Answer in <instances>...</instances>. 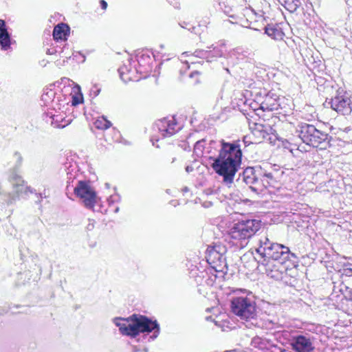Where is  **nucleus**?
Returning a JSON list of instances; mask_svg holds the SVG:
<instances>
[{
  "instance_id": "37998d69",
  "label": "nucleus",
  "mask_w": 352,
  "mask_h": 352,
  "mask_svg": "<svg viewBox=\"0 0 352 352\" xmlns=\"http://www.w3.org/2000/svg\"><path fill=\"white\" fill-rule=\"evenodd\" d=\"M47 116H48L51 118H54V115L52 113H47Z\"/></svg>"
},
{
  "instance_id": "7c9ffc66",
  "label": "nucleus",
  "mask_w": 352,
  "mask_h": 352,
  "mask_svg": "<svg viewBox=\"0 0 352 352\" xmlns=\"http://www.w3.org/2000/svg\"><path fill=\"white\" fill-rule=\"evenodd\" d=\"M342 276H344L349 277V278L352 277V268H351V267L343 268L342 272ZM350 280L352 281V278H351Z\"/></svg>"
},
{
  "instance_id": "2eb2a0df",
  "label": "nucleus",
  "mask_w": 352,
  "mask_h": 352,
  "mask_svg": "<svg viewBox=\"0 0 352 352\" xmlns=\"http://www.w3.org/2000/svg\"><path fill=\"white\" fill-rule=\"evenodd\" d=\"M70 34L68 23H57L54 28L53 38L56 41H65Z\"/></svg>"
},
{
  "instance_id": "a878e982",
  "label": "nucleus",
  "mask_w": 352,
  "mask_h": 352,
  "mask_svg": "<svg viewBox=\"0 0 352 352\" xmlns=\"http://www.w3.org/2000/svg\"><path fill=\"white\" fill-rule=\"evenodd\" d=\"M210 52H208V50H197L194 52L193 55L196 57L206 58L208 60V61H210L209 60Z\"/></svg>"
},
{
  "instance_id": "72a5a7b5",
  "label": "nucleus",
  "mask_w": 352,
  "mask_h": 352,
  "mask_svg": "<svg viewBox=\"0 0 352 352\" xmlns=\"http://www.w3.org/2000/svg\"><path fill=\"white\" fill-rule=\"evenodd\" d=\"M146 59L150 60L151 58H150L149 56H145V55H142L140 56H138V62L139 65H142V62L143 60H146Z\"/></svg>"
},
{
  "instance_id": "79ce46f5",
  "label": "nucleus",
  "mask_w": 352,
  "mask_h": 352,
  "mask_svg": "<svg viewBox=\"0 0 352 352\" xmlns=\"http://www.w3.org/2000/svg\"><path fill=\"white\" fill-rule=\"evenodd\" d=\"M247 28L253 29L254 30L259 31L257 28H251L250 26H247Z\"/></svg>"
},
{
  "instance_id": "473e14b6",
  "label": "nucleus",
  "mask_w": 352,
  "mask_h": 352,
  "mask_svg": "<svg viewBox=\"0 0 352 352\" xmlns=\"http://www.w3.org/2000/svg\"><path fill=\"white\" fill-rule=\"evenodd\" d=\"M91 94L93 95L94 97H96L97 96H98V94H100V89L98 88L96 85H94L91 89Z\"/></svg>"
},
{
  "instance_id": "f257e3e1",
  "label": "nucleus",
  "mask_w": 352,
  "mask_h": 352,
  "mask_svg": "<svg viewBox=\"0 0 352 352\" xmlns=\"http://www.w3.org/2000/svg\"><path fill=\"white\" fill-rule=\"evenodd\" d=\"M206 149L210 154L208 158L213 161L211 167L223 177L224 184H231L241 164L242 145L240 140L232 142L223 139L219 142L211 140Z\"/></svg>"
},
{
  "instance_id": "20e7f679",
  "label": "nucleus",
  "mask_w": 352,
  "mask_h": 352,
  "mask_svg": "<svg viewBox=\"0 0 352 352\" xmlns=\"http://www.w3.org/2000/svg\"><path fill=\"white\" fill-rule=\"evenodd\" d=\"M296 133L304 143L313 147L326 149L330 144L331 137L313 124L300 122L296 126Z\"/></svg>"
},
{
  "instance_id": "cd10ccee",
  "label": "nucleus",
  "mask_w": 352,
  "mask_h": 352,
  "mask_svg": "<svg viewBox=\"0 0 352 352\" xmlns=\"http://www.w3.org/2000/svg\"><path fill=\"white\" fill-rule=\"evenodd\" d=\"M215 250V252H217L218 253H221L223 255H224L225 252H226V247L221 245H215L212 247H208L207 248V250Z\"/></svg>"
},
{
  "instance_id": "c9c22d12",
  "label": "nucleus",
  "mask_w": 352,
  "mask_h": 352,
  "mask_svg": "<svg viewBox=\"0 0 352 352\" xmlns=\"http://www.w3.org/2000/svg\"><path fill=\"white\" fill-rule=\"evenodd\" d=\"M100 5L102 10H105L107 7V3L104 0H100Z\"/></svg>"
},
{
  "instance_id": "dca6fc26",
  "label": "nucleus",
  "mask_w": 352,
  "mask_h": 352,
  "mask_svg": "<svg viewBox=\"0 0 352 352\" xmlns=\"http://www.w3.org/2000/svg\"><path fill=\"white\" fill-rule=\"evenodd\" d=\"M9 179L18 195L26 193L29 190L30 188L24 185V180L18 175L17 171H10Z\"/></svg>"
},
{
  "instance_id": "b1692460",
  "label": "nucleus",
  "mask_w": 352,
  "mask_h": 352,
  "mask_svg": "<svg viewBox=\"0 0 352 352\" xmlns=\"http://www.w3.org/2000/svg\"><path fill=\"white\" fill-rule=\"evenodd\" d=\"M205 142L204 139L197 141L194 146V153L197 156H201L204 154L205 149Z\"/></svg>"
},
{
  "instance_id": "2f4dec72",
  "label": "nucleus",
  "mask_w": 352,
  "mask_h": 352,
  "mask_svg": "<svg viewBox=\"0 0 352 352\" xmlns=\"http://www.w3.org/2000/svg\"><path fill=\"white\" fill-rule=\"evenodd\" d=\"M82 102V96H80V97H78L76 96H74L72 97V105L76 106V105L79 104L80 103H81Z\"/></svg>"
},
{
  "instance_id": "412c9836",
  "label": "nucleus",
  "mask_w": 352,
  "mask_h": 352,
  "mask_svg": "<svg viewBox=\"0 0 352 352\" xmlns=\"http://www.w3.org/2000/svg\"><path fill=\"white\" fill-rule=\"evenodd\" d=\"M262 177L261 182L263 184V190L268 186H274L277 181L274 175L271 172H267L262 168Z\"/></svg>"
},
{
  "instance_id": "5701e85b",
  "label": "nucleus",
  "mask_w": 352,
  "mask_h": 352,
  "mask_svg": "<svg viewBox=\"0 0 352 352\" xmlns=\"http://www.w3.org/2000/svg\"><path fill=\"white\" fill-rule=\"evenodd\" d=\"M282 6H283L286 10L289 11L290 12H293L296 10L298 7L299 1L298 0H282V3H280Z\"/></svg>"
},
{
  "instance_id": "ea45409f",
  "label": "nucleus",
  "mask_w": 352,
  "mask_h": 352,
  "mask_svg": "<svg viewBox=\"0 0 352 352\" xmlns=\"http://www.w3.org/2000/svg\"><path fill=\"white\" fill-rule=\"evenodd\" d=\"M346 289H349V292L351 293L350 298L352 300V288H351L349 286L344 285Z\"/></svg>"
},
{
  "instance_id": "49530a36",
  "label": "nucleus",
  "mask_w": 352,
  "mask_h": 352,
  "mask_svg": "<svg viewBox=\"0 0 352 352\" xmlns=\"http://www.w3.org/2000/svg\"><path fill=\"white\" fill-rule=\"evenodd\" d=\"M0 22L3 23V22H5V21L3 19H0Z\"/></svg>"
},
{
  "instance_id": "423d86ee",
  "label": "nucleus",
  "mask_w": 352,
  "mask_h": 352,
  "mask_svg": "<svg viewBox=\"0 0 352 352\" xmlns=\"http://www.w3.org/2000/svg\"><path fill=\"white\" fill-rule=\"evenodd\" d=\"M289 248L272 242L267 236H262L259 239V246L256 248V252L258 255V259L265 258H280L278 255L282 256H288Z\"/></svg>"
},
{
  "instance_id": "9b49d317",
  "label": "nucleus",
  "mask_w": 352,
  "mask_h": 352,
  "mask_svg": "<svg viewBox=\"0 0 352 352\" xmlns=\"http://www.w3.org/2000/svg\"><path fill=\"white\" fill-rule=\"evenodd\" d=\"M177 124L173 118L171 120L164 118L155 122V128L163 138H166L172 136L179 131V127H177Z\"/></svg>"
},
{
  "instance_id": "393cba45",
  "label": "nucleus",
  "mask_w": 352,
  "mask_h": 352,
  "mask_svg": "<svg viewBox=\"0 0 352 352\" xmlns=\"http://www.w3.org/2000/svg\"><path fill=\"white\" fill-rule=\"evenodd\" d=\"M94 125L96 128L98 129H107L109 128L111 125L110 121L105 119L104 117L102 119H98L94 122Z\"/></svg>"
},
{
  "instance_id": "a18cd8bd",
  "label": "nucleus",
  "mask_w": 352,
  "mask_h": 352,
  "mask_svg": "<svg viewBox=\"0 0 352 352\" xmlns=\"http://www.w3.org/2000/svg\"><path fill=\"white\" fill-rule=\"evenodd\" d=\"M160 47L161 49H163L164 46V45H160Z\"/></svg>"
},
{
  "instance_id": "f3484780",
  "label": "nucleus",
  "mask_w": 352,
  "mask_h": 352,
  "mask_svg": "<svg viewBox=\"0 0 352 352\" xmlns=\"http://www.w3.org/2000/svg\"><path fill=\"white\" fill-rule=\"evenodd\" d=\"M0 47L3 50H7L10 47V34L6 23H0Z\"/></svg>"
},
{
  "instance_id": "aec40b11",
  "label": "nucleus",
  "mask_w": 352,
  "mask_h": 352,
  "mask_svg": "<svg viewBox=\"0 0 352 352\" xmlns=\"http://www.w3.org/2000/svg\"><path fill=\"white\" fill-rule=\"evenodd\" d=\"M181 27L199 36L206 29V25L204 23H184V25H181Z\"/></svg>"
},
{
  "instance_id": "0eeeda50",
  "label": "nucleus",
  "mask_w": 352,
  "mask_h": 352,
  "mask_svg": "<svg viewBox=\"0 0 352 352\" xmlns=\"http://www.w3.org/2000/svg\"><path fill=\"white\" fill-rule=\"evenodd\" d=\"M262 167L260 166L246 168L240 173L237 182L242 181L249 186V188L256 195L263 192V184L261 182Z\"/></svg>"
},
{
  "instance_id": "6ab92c4d",
  "label": "nucleus",
  "mask_w": 352,
  "mask_h": 352,
  "mask_svg": "<svg viewBox=\"0 0 352 352\" xmlns=\"http://www.w3.org/2000/svg\"><path fill=\"white\" fill-rule=\"evenodd\" d=\"M268 128H270V126L256 123L252 128V132L259 141H261L262 140L265 139L269 135L267 131Z\"/></svg>"
},
{
  "instance_id": "a19ab883",
  "label": "nucleus",
  "mask_w": 352,
  "mask_h": 352,
  "mask_svg": "<svg viewBox=\"0 0 352 352\" xmlns=\"http://www.w3.org/2000/svg\"><path fill=\"white\" fill-rule=\"evenodd\" d=\"M226 45V41H220V45L221 46H224Z\"/></svg>"
},
{
  "instance_id": "39448f33",
  "label": "nucleus",
  "mask_w": 352,
  "mask_h": 352,
  "mask_svg": "<svg viewBox=\"0 0 352 352\" xmlns=\"http://www.w3.org/2000/svg\"><path fill=\"white\" fill-rule=\"evenodd\" d=\"M261 226V221L257 219L241 221L233 225L229 231V235L233 239L245 241L254 236Z\"/></svg>"
},
{
  "instance_id": "c85d7f7f",
  "label": "nucleus",
  "mask_w": 352,
  "mask_h": 352,
  "mask_svg": "<svg viewBox=\"0 0 352 352\" xmlns=\"http://www.w3.org/2000/svg\"><path fill=\"white\" fill-rule=\"evenodd\" d=\"M48 21L49 22H53L54 21L63 22V21H65V17L59 13H55L54 14L50 16Z\"/></svg>"
},
{
  "instance_id": "bb28decb",
  "label": "nucleus",
  "mask_w": 352,
  "mask_h": 352,
  "mask_svg": "<svg viewBox=\"0 0 352 352\" xmlns=\"http://www.w3.org/2000/svg\"><path fill=\"white\" fill-rule=\"evenodd\" d=\"M14 157L16 158V162L14 167L12 170L10 171H18V170L20 168L22 162H23V157L22 155L17 151H16L14 154Z\"/></svg>"
},
{
  "instance_id": "f8f14e48",
  "label": "nucleus",
  "mask_w": 352,
  "mask_h": 352,
  "mask_svg": "<svg viewBox=\"0 0 352 352\" xmlns=\"http://www.w3.org/2000/svg\"><path fill=\"white\" fill-rule=\"evenodd\" d=\"M291 345L297 352H311L314 349L310 338L302 335L294 337Z\"/></svg>"
},
{
  "instance_id": "09e8293b",
  "label": "nucleus",
  "mask_w": 352,
  "mask_h": 352,
  "mask_svg": "<svg viewBox=\"0 0 352 352\" xmlns=\"http://www.w3.org/2000/svg\"><path fill=\"white\" fill-rule=\"evenodd\" d=\"M118 210H119V208H117L115 211H116V212H117Z\"/></svg>"
},
{
  "instance_id": "f03ea898",
  "label": "nucleus",
  "mask_w": 352,
  "mask_h": 352,
  "mask_svg": "<svg viewBox=\"0 0 352 352\" xmlns=\"http://www.w3.org/2000/svg\"><path fill=\"white\" fill-rule=\"evenodd\" d=\"M113 322L119 327V331L122 335L135 338L140 333H151L153 334L150 339L155 340L157 338L160 331V324L157 320H152L146 316L133 314L127 318H115Z\"/></svg>"
},
{
  "instance_id": "e433bc0d",
  "label": "nucleus",
  "mask_w": 352,
  "mask_h": 352,
  "mask_svg": "<svg viewBox=\"0 0 352 352\" xmlns=\"http://www.w3.org/2000/svg\"><path fill=\"white\" fill-rule=\"evenodd\" d=\"M56 52V50L54 48L47 49L46 53L47 54H54Z\"/></svg>"
},
{
  "instance_id": "4c0bfd02",
  "label": "nucleus",
  "mask_w": 352,
  "mask_h": 352,
  "mask_svg": "<svg viewBox=\"0 0 352 352\" xmlns=\"http://www.w3.org/2000/svg\"><path fill=\"white\" fill-rule=\"evenodd\" d=\"M192 170H193V167H192V166H187L186 167V171L187 173L192 172Z\"/></svg>"
},
{
  "instance_id": "ddd939ff",
  "label": "nucleus",
  "mask_w": 352,
  "mask_h": 352,
  "mask_svg": "<svg viewBox=\"0 0 352 352\" xmlns=\"http://www.w3.org/2000/svg\"><path fill=\"white\" fill-rule=\"evenodd\" d=\"M206 259L209 264L213 265L212 267L217 271H221L222 266L226 265L225 256L214 250H207Z\"/></svg>"
},
{
  "instance_id": "9d476101",
  "label": "nucleus",
  "mask_w": 352,
  "mask_h": 352,
  "mask_svg": "<svg viewBox=\"0 0 352 352\" xmlns=\"http://www.w3.org/2000/svg\"><path fill=\"white\" fill-rule=\"evenodd\" d=\"M329 104L333 110L341 115L347 116L352 112V96L343 90L338 91Z\"/></svg>"
},
{
  "instance_id": "c03bdc74",
  "label": "nucleus",
  "mask_w": 352,
  "mask_h": 352,
  "mask_svg": "<svg viewBox=\"0 0 352 352\" xmlns=\"http://www.w3.org/2000/svg\"><path fill=\"white\" fill-rule=\"evenodd\" d=\"M175 160H176V157H173L172 159L171 163H174L175 162Z\"/></svg>"
},
{
  "instance_id": "4468645a",
  "label": "nucleus",
  "mask_w": 352,
  "mask_h": 352,
  "mask_svg": "<svg viewBox=\"0 0 352 352\" xmlns=\"http://www.w3.org/2000/svg\"><path fill=\"white\" fill-rule=\"evenodd\" d=\"M278 96L272 92L265 94L263 101L261 103L260 108L263 111H272L278 109L280 104Z\"/></svg>"
},
{
  "instance_id": "f704fd0d",
  "label": "nucleus",
  "mask_w": 352,
  "mask_h": 352,
  "mask_svg": "<svg viewBox=\"0 0 352 352\" xmlns=\"http://www.w3.org/2000/svg\"><path fill=\"white\" fill-rule=\"evenodd\" d=\"M246 139L247 138L244 137L242 140H240V142H241L242 147L243 146V148L247 147L248 145L251 144V142L248 141Z\"/></svg>"
},
{
  "instance_id": "58836bf2",
  "label": "nucleus",
  "mask_w": 352,
  "mask_h": 352,
  "mask_svg": "<svg viewBox=\"0 0 352 352\" xmlns=\"http://www.w3.org/2000/svg\"><path fill=\"white\" fill-rule=\"evenodd\" d=\"M199 73L198 72H197V71H196V72H193L190 73V74L189 75V76H190V78H193L195 75H199Z\"/></svg>"
},
{
  "instance_id": "1a4fd4ad",
  "label": "nucleus",
  "mask_w": 352,
  "mask_h": 352,
  "mask_svg": "<svg viewBox=\"0 0 352 352\" xmlns=\"http://www.w3.org/2000/svg\"><path fill=\"white\" fill-rule=\"evenodd\" d=\"M232 312L241 320L253 318L255 316V302L247 297H235L231 301Z\"/></svg>"
},
{
  "instance_id": "de8ad7c7",
  "label": "nucleus",
  "mask_w": 352,
  "mask_h": 352,
  "mask_svg": "<svg viewBox=\"0 0 352 352\" xmlns=\"http://www.w3.org/2000/svg\"><path fill=\"white\" fill-rule=\"evenodd\" d=\"M105 185L107 186V188L109 187V184L107 183Z\"/></svg>"
},
{
  "instance_id": "7ed1b4c3",
  "label": "nucleus",
  "mask_w": 352,
  "mask_h": 352,
  "mask_svg": "<svg viewBox=\"0 0 352 352\" xmlns=\"http://www.w3.org/2000/svg\"><path fill=\"white\" fill-rule=\"evenodd\" d=\"M288 256L285 257L278 255L280 258L258 259V263L264 267L267 276L277 280H283L288 269L294 265V260L297 258L290 250L288 251Z\"/></svg>"
},
{
  "instance_id": "4be33fe9",
  "label": "nucleus",
  "mask_w": 352,
  "mask_h": 352,
  "mask_svg": "<svg viewBox=\"0 0 352 352\" xmlns=\"http://www.w3.org/2000/svg\"><path fill=\"white\" fill-rule=\"evenodd\" d=\"M118 72L122 81L126 82L132 80V76L130 74L131 72L128 69L126 65H124L123 66L120 67L118 69Z\"/></svg>"
},
{
  "instance_id": "a211bd4d",
  "label": "nucleus",
  "mask_w": 352,
  "mask_h": 352,
  "mask_svg": "<svg viewBox=\"0 0 352 352\" xmlns=\"http://www.w3.org/2000/svg\"><path fill=\"white\" fill-rule=\"evenodd\" d=\"M265 32L269 36L276 40H281L284 36L278 23H267V25L265 27Z\"/></svg>"
},
{
  "instance_id": "6e6552de",
  "label": "nucleus",
  "mask_w": 352,
  "mask_h": 352,
  "mask_svg": "<svg viewBox=\"0 0 352 352\" xmlns=\"http://www.w3.org/2000/svg\"><path fill=\"white\" fill-rule=\"evenodd\" d=\"M70 188L69 185L66 187V194L69 198H70L69 196ZM72 188L74 194L82 201L86 208L89 209L94 208L96 203L97 196L89 182L78 181L76 186H72Z\"/></svg>"
},
{
  "instance_id": "c756f323",
  "label": "nucleus",
  "mask_w": 352,
  "mask_h": 352,
  "mask_svg": "<svg viewBox=\"0 0 352 352\" xmlns=\"http://www.w3.org/2000/svg\"><path fill=\"white\" fill-rule=\"evenodd\" d=\"M210 52V50L209 51ZM223 55V52L221 50L219 49L217 47H213V50L210 53V57H221Z\"/></svg>"
}]
</instances>
